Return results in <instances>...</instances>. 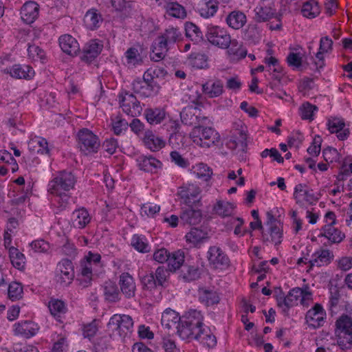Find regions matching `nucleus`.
I'll list each match as a JSON object with an SVG mask.
<instances>
[{"instance_id": "nucleus-1", "label": "nucleus", "mask_w": 352, "mask_h": 352, "mask_svg": "<svg viewBox=\"0 0 352 352\" xmlns=\"http://www.w3.org/2000/svg\"><path fill=\"white\" fill-rule=\"evenodd\" d=\"M334 333L337 344L342 350L352 347V316L342 314L335 322Z\"/></svg>"}, {"instance_id": "nucleus-2", "label": "nucleus", "mask_w": 352, "mask_h": 352, "mask_svg": "<svg viewBox=\"0 0 352 352\" xmlns=\"http://www.w3.org/2000/svg\"><path fill=\"white\" fill-rule=\"evenodd\" d=\"M101 256L98 253H94L91 251L85 256L84 258L80 261V274L78 278L80 284L83 287H88L93 276V272L100 267Z\"/></svg>"}, {"instance_id": "nucleus-3", "label": "nucleus", "mask_w": 352, "mask_h": 352, "mask_svg": "<svg viewBox=\"0 0 352 352\" xmlns=\"http://www.w3.org/2000/svg\"><path fill=\"white\" fill-rule=\"evenodd\" d=\"M190 138L197 145L209 148L216 145L220 140L219 133L212 127L195 126L189 134Z\"/></svg>"}, {"instance_id": "nucleus-4", "label": "nucleus", "mask_w": 352, "mask_h": 352, "mask_svg": "<svg viewBox=\"0 0 352 352\" xmlns=\"http://www.w3.org/2000/svg\"><path fill=\"white\" fill-rule=\"evenodd\" d=\"M206 38L213 46L226 50L231 43V36L228 30L222 26L209 24L206 27Z\"/></svg>"}, {"instance_id": "nucleus-5", "label": "nucleus", "mask_w": 352, "mask_h": 352, "mask_svg": "<svg viewBox=\"0 0 352 352\" xmlns=\"http://www.w3.org/2000/svg\"><path fill=\"white\" fill-rule=\"evenodd\" d=\"M77 182L76 177L70 171H60L48 184L50 193L69 192L74 189Z\"/></svg>"}, {"instance_id": "nucleus-6", "label": "nucleus", "mask_w": 352, "mask_h": 352, "mask_svg": "<svg viewBox=\"0 0 352 352\" xmlns=\"http://www.w3.org/2000/svg\"><path fill=\"white\" fill-rule=\"evenodd\" d=\"M133 324V320L129 315L116 314L110 318L107 327L116 332L120 338H125L131 335Z\"/></svg>"}, {"instance_id": "nucleus-7", "label": "nucleus", "mask_w": 352, "mask_h": 352, "mask_svg": "<svg viewBox=\"0 0 352 352\" xmlns=\"http://www.w3.org/2000/svg\"><path fill=\"white\" fill-rule=\"evenodd\" d=\"M78 144L80 151L86 155L96 153L100 147L98 137L86 128L78 131Z\"/></svg>"}, {"instance_id": "nucleus-8", "label": "nucleus", "mask_w": 352, "mask_h": 352, "mask_svg": "<svg viewBox=\"0 0 352 352\" xmlns=\"http://www.w3.org/2000/svg\"><path fill=\"white\" fill-rule=\"evenodd\" d=\"M266 226L268 228L267 230L263 231V239L264 241L271 242L275 245H279L283 239V231L280 227V223L275 219L272 210L267 211L266 212Z\"/></svg>"}, {"instance_id": "nucleus-9", "label": "nucleus", "mask_w": 352, "mask_h": 352, "mask_svg": "<svg viewBox=\"0 0 352 352\" xmlns=\"http://www.w3.org/2000/svg\"><path fill=\"white\" fill-rule=\"evenodd\" d=\"M120 108L124 113L133 118L139 116L142 111L140 102L135 95L128 91H122L118 95Z\"/></svg>"}, {"instance_id": "nucleus-10", "label": "nucleus", "mask_w": 352, "mask_h": 352, "mask_svg": "<svg viewBox=\"0 0 352 352\" xmlns=\"http://www.w3.org/2000/svg\"><path fill=\"white\" fill-rule=\"evenodd\" d=\"M201 190L196 184H188L179 188L177 192L184 203L189 207L199 206Z\"/></svg>"}, {"instance_id": "nucleus-11", "label": "nucleus", "mask_w": 352, "mask_h": 352, "mask_svg": "<svg viewBox=\"0 0 352 352\" xmlns=\"http://www.w3.org/2000/svg\"><path fill=\"white\" fill-rule=\"evenodd\" d=\"M56 280L62 286L69 285L74 278L72 262L69 259L61 260L56 265Z\"/></svg>"}, {"instance_id": "nucleus-12", "label": "nucleus", "mask_w": 352, "mask_h": 352, "mask_svg": "<svg viewBox=\"0 0 352 352\" xmlns=\"http://www.w3.org/2000/svg\"><path fill=\"white\" fill-rule=\"evenodd\" d=\"M326 311L319 303L309 309L305 315L306 323L314 329L322 327L326 322Z\"/></svg>"}, {"instance_id": "nucleus-13", "label": "nucleus", "mask_w": 352, "mask_h": 352, "mask_svg": "<svg viewBox=\"0 0 352 352\" xmlns=\"http://www.w3.org/2000/svg\"><path fill=\"white\" fill-rule=\"evenodd\" d=\"M294 198L296 203L300 206L311 205L317 200L313 190L304 184H298L295 186Z\"/></svg>"}, {"instance_id": "nucleus-14", "label": "nucleus", "mask_w": 352, "mask_h": 352, "mask_svg": "<svg viewBox=\"0 0 352 352\" xmlns=\"http://www.w3.org/2000/svg\"><path fill=\"white\" fill-rule=\"evenodd\" d=\"M334 258L333 252L328 249L319 248L312 254L311 258L309 260V268L308 271L314 267H321L329 265Z\"/></svg>"}, {"instance_id": "nucleus-15", "label": "nucleus", "mask_w": 352, "mask_h": 352, "mask_svg": "<svg viewBox=\"0 0 352 352\" xmlns=\"http://www.w3.org/2000/svg\"><path fill=\"white\" fill-rule=\"evenodd\" d=\"M195 105L188 106L185 107L180 113L181 120L185 125L192 126L200 122L202 120H207L205 116L201 117L199 106L201 102L197 101Z\"/></svg>"}, {"instance_id": "nucleus-16", "label": "nucleus", "mask_w": 352, "mask_h": 352, "mask_svg": "<svg viewBox=\"0 0 352 352\" xmlns=\"http://www.w3.org/2000/svg\"><path fill=\"white\" fill-rule=\"evenodd\" d=\"M132 88L135 93L142 97L148 98L157 95L161 87L159 84L147 83L138 78L133 81Z\"/></svg>"}, {"instance_id": "nucleus-17", "label": "nucleus", "mask_w": 352, "mask_h": 352, "mask_svg": "<svg viewBox=\"0 0 352 352\" xmlns=\"http://www.w3.org/2000/svg\"><path fill=\"white\" fill-rule=\"evenodd\" d=\"M312 298V294L308 287L305 288L294 287L287 294V300L289 301L290 307L295 306L300 302L302 305H307V301Z\"/></svg>"}, {"instance_id": "nucleus-18", "label": "nucleus", "mask_w": 352, "mask_h": 352, "mask_svg": "<svg viewBox=\"0 0 352 352\" xmlns=\"http://www.w3.org/2000/svg\"><path fill=\"white\" fill-rule=\"evenodd\" d=\"M208 258L215 268H225L229 265L230 260L227 255L217 246H212L208 251Z\"/></svg>"}, {"instance_id": "nucleus-19", "label": "nucleus", "mask_w": 352, "mask_h": 352, "mask_svg": "<svg viewBox=\"0 0 352 352\" xmlns=\"http://www.w3.org/2000/svg\"><path fill=\"white\" fill-rule=\"evenodd\" d=\"M139 168L144 172L155 173L162 168V162L152 155H140L137 160Z\"/></svg>"}, {"instance_id": "nucleus-20", "label": "nucleus", "mask_w": 352, "mask_h": 352, "mask_svg": "<svg viewBox=\"0 0 352 352\" xmlns=\"http://www.w3.org/2000/svg\"><path fill=\"white\" fill-rule=\"evenodd\" d=\"M102 47L103 45L100 41H90L83 47L80 59L87 63H91L100 54Z\"/></svg>"}, {"instance_id": "nucleus-21", "label": "nucleus", "mask_w": 352, "mask_h": 352, "mask_svg": "<svg viewBox=\"0 0 352 352\" xmlns=\"http://www.w3.org/2000/svg\"><path fill=\"white\" fill-rule=\"evenodd\" d=\"M186 241L190 248H199L208 239V233L203 230L193 228L185 235Z\"/></svg>"}, {"instance_id": "nucleus-22", "label": "nucleus", "mask_w": 352, "mask_h": 352, "mask_svg": "<svg viewBox=\"0 0 352 352\" xmlns=\"http://www.w3.org/2000/svg\"><path fill=\"white\" fill-rule=\"evenodd\" d=\"M58 41L63 52L68 55L76 56L80 52V46L77 40L69 34L60 36Z\"/></svg>"}, {"instance_id": "nucleus-23", "label": "nucleus", "mask_w": 352, "mask_h": 352, "mask_svg": "<svg viewBox=\"0 0 352 352\" xmlns=\"http://www.w3.org/2000/svg\"><path fill=\"white\" fill-rule=\"evenodd\" d=\"M144 146L153 152L158 151L166 145L165 140L156 135L152 131L146 130L142 138Z\"/></svg>"}, {"instance_id": "nucleus-24", "label": "nucleus", "mask_w": 352, "mask_h": 352, "mask_svg": "<svg viewBox=\"0 0 352 352\" xmlns=\"http://www.w3.org/2000/svg\"><path fill=\"white\" fill-rule=\"evenodd\" d=\"M219 10L217 0H201L197 5V11L204 19L213 17Z\"/></svg>"}, {"instance_id": "nucleus-25", "label": "nucleus", "mask_w": 352, "mask_h": 352, "mask_svg": "<svg viewBox=\"0 0 352 352\" xmlns=\"http://www.w3.org/2000/svg\"><path fill=\"white\" fill-rule=\"evenodd\" d=\"M6 70L8 74L16 79L30 80L35 74L33 68L28 65L15 64Z\"/></svg>"}, {"instance_id": "nucleus-26", "label": "nucleus", "mask_w": 352, "mask_h": 352, "mask_svg": "<svg viewBox=\"0 0 352 352\" xmlns=\"http://www.w3.org/2000/svg\"><path fill=\"white\" fill-rule=\"evenodd\" d=\"M39 6L35 1H28L21 9L22 20L27 24L32 23L38 17Z\"/></svg>"}, {"instance_id": "nucleus-27", "label": "nucleus", "mask_w": 352, "mask_h": 352, "mask_svg": "<svg viewBox=\"0 0 352 352\" xmlns=\"http://www.w3.org/2000/svg\"><path fill=\"white\" fill-rule=\"evenodd\" d=\"M119 284L122 293L126 298L135 296L136 285L134 278L128 272H124L120 276Z\"/></svg>"}, {"instance_id": "nucleus-28", "label": "nucleus", "mask_w": 352, "mask_h": 352, "mask_svg": "<svg viewBox=\"0 0 352 352\" xmlns=\"http://www.w3.org/2000/svg\"><path fill=\"white\" fill-rule=\"evenodd\" d=\"M202 91L210 98L220 96L223 93V84L219 79H210L202 84Z\"/></svg>"}, {"instance_id": "nucleus-29", "label": "nucleus", "mask_w": 352, "mask_h": 352, "mask_svg": "<svg viewBox=\"0 0 352 352\" xmlns=\"http://www.w3.org/2000/svg\"><path fill=\"white\" fill-rule=\"evenodd\" d=\"M194 336L193 340H196L203 345L209 348H212L217 344V339L214 335L211 332L209 327L204 324L198 329Z\"/></svg>"}, {"instance_id": "nucleus-30", "label": "nucleus", "mask_w": 352, "mask_h": 352, "mask_svg": "<svg viewBox=\"0 0 352 352\" xmlns=\"http://www.w3.org/2000/svg\"><path fill=\"white\" fill-rule=\"evenodd\" d=\"M226 23L229 28L238 30L246 24L247 17L243 12L234 10L226 16Z\"/></svg>"}, {"instance_id": "nucleus-31", "label": "nucleus", "mask_w": 352, "mask_h": 352, "mask_svg": "<svg viewBox=\"0 0 352 352\" xmlns=\"http://www.w3.org/2000/svg\"><path fill=\"white\" fill-rule=\"evenodd\" d=\"M181 223L186 226L199 224L202 219L200 210L193 209L192 207L182 210L179 216Z\"/></svg>"}, {"instance_id": "nucleus-32", "label": "nucleus", "mask_w": 352, "mask_h": 352, "mask_svg": "<svg viewBox=\"0 0 352 352\" xmlns=\"http://www.w3.org/2000/svg\"><path fill=\"white\" fill-rule=\"evenodd\" d=\"M91 219V217L85 208L75 210L72 214V224L75 228H85L90 223Z\"/></svg>"}, {"instance_id": "nucleus-33", "label": "nucleus", "mask_w": 352, "mask_h": 352, "mask_svg": "<svg viewBox=\"0 0 352 352\" xmlns=\"http://www.w3.org/2000/svg\"><path fill=\"white\" fill-rule=\"evenodd\" d=\"M182 319L185 321L186 325L188 324L195 329V332L204 325V316L200 311L196 309L189 310L182 317Z\"/></svg>"}, {"instance_id": "nucleus-34", "label": "nucleus", "mask_w": 352, "mask_h": 352, "mask_svg": "<svg viewBox=\"0 0 352 352\" xmlns=\"http://www.w3.org/2000/svg\"><path fill=\"white\" fill-rule=\"evenodd\" d=\"M38 330V325L32 321H22L14 324V332L25 338L34 336Z\"/></svg>"}, {"instance_id": "nucleus-35", "label": "nucleus", "mask_w": 352, "mask_h": 352, "mask_svg": "<svg viewBox=\"0 0 352 352\" xmlns=\"http://www.w3.org/2000/svg\"><path fill=\"white\" fill-rule=\"evenodd\" d=\"M142 47L140 45H135L129 47L124 53L126 64L129 67H135L143 62L141 55Z\"/></svg>"}, {"instance_id": "nucleus-36", "label": "nucleus", "mask_w": 352, "mask_h": 352, "mask_svg": "<svg viewBox=\"0 0 352 352\" xmlns=\"http://www.w3.org/2000/svg\"><path fill=\"white\" fill-rule=\"evenodd\" d=\"M152 52L150 55L151 59L158 62L162 60L168 50V45L163 41L162 39L157 38L152 45Z\"/></svg>"}, {"instance_id": "nucleus-37", "label": "nucleus", "mask_w": 352, "mask_h": 352, "mask_svg": "<svg viewBox=\"0 0 352 352\" xmlns=\"http://www.w3.org/2000/svg\"><path fill=\"white\" fill-rule=\"evenodd\" d=\"M323 233L322 234L332 243H340L345 238V234L339 229L334 227L331 224H326L323 228Z\"/></svg>"}, {"instance_id": "nucleus-38", "label": "nucleus", "mask_w": 352, "mask_h": 352, "mask_svg": "<svg viewBox=\"0 0 352 352\" xmlns=\"http://www.w3.org/2000/svg\"><path fill=\"white\" fill-rule=\"evenodd\" d=\"M182 318L179 314L175 311L168 308L166 309L162 315L161 323L162 326L166 329H170L173 327L175 326L177 322L179 323Z\"/></svg>"}, {"instance_id": "nucleus-39", "label": "nucleus", "mask_w": 352, "mask_h": 352, "mask_svg": "<svg viewBox=\"0 0 352 352\" xmlns=\"http://www.w3.org/2000/svg\"><path fill=\"white\" fill-rule=\"evenodd\" d=\"M191 173L199 179L208 182L212 177V170L204 163H198L191 168Z\"/></svg>"}, {"instance_id": "nucleus-40", "label": "nucleus", "mask_w": 352, "mask_h": 352, "mask_svg": "<svg viewBox=\"0 0 352 352\" xmlns=\"http://www.w3.org/2000/svg\"><path fill=\"white\" fill-rule=\"evenodd\" d=\"M131 245L140 253H148L151 251V246L147 238L142 234H133L131 239Z\"/></svg>"}, {"instance_id": "nucleus-41", "label": "nucleus", "mask_w": 352, "mask_h": 352, "mask_svg": "<svg viewBox=\"0 0 352 352\" xmlns=\"http://www.w3.org/2000/svg\"><path fill=\"white\" fill-rule=\"evenodd\" d=\"M9 256L12 265L15 268L21 271L25 270V256L17 248L12 246L9 248Z\"/></svg>"}, {"instance_id": "nucleus-42", "label": "nucleus", "mask_w": 352, "mask_h": 352, "mask_svg": "<svg viewBox=\"0 0 352 352\" xmlns=\"http://www.w3.org/2000/svg\"><path fill=\"white\" fill-rule=\"evenodd\" d=\"M228 146L232 149L239 148L244 151L247 147V135L243 130L236 131L232 138L228 142Z\"/></svg>"}, {"instance_id": "nucleus-43", "label": "nucleus", "mask_w": 352, "mask_h": 352, "mask_svg": "<svg viewBox=\"0 0 352 352\" xmlns=\"http://www.w3.org/2000/svg\"><path fill=\"white\" fill-rule=\"evenodd\" d=\"M144 115L149 124H157L164 120L166 112L164 109L161 108H149L145 110Z\"/></svg>"}, {"instance_id": "nucleus-44", "label": "nucleus", "mask_w": 352, "mask_h": 352, "mask_svg": "<svg viewBox=\"0 0 352 352\" xmlns=\"http://www.w3.org/2000/svg\"><path fill=\"white\" fill-rule=\"evenodd\" d=\"M254 12V20L257 23H263L269 21L276 14L275 11L267 6H256Z\"/></svg>"}, {"instance_id": "nucleus-45", "label": "nucleus", "mask_w": 352, "mask_h": 352, "mask_svg": "<svg viewBox=\"0 0 352 352\" xmlns=\"http://www.w3.org/2000/svg\"><path fill=\"white\" fill-rule=\"evenodd\" d=\"M84 21L87 28L94 30L99 27L102 21V18L97 10L91 9L86 12Z\"/></svg>"}, {"instance_id": "nucleus-46", "label": "nucleus", "mask_w": 352, "mask_h": 352, "mask_svg": "<svg viewBox=\"0 0 352 352\" xmlns=\"http://www.w3.org/2000/svg\"><path fill=\"white\" fill-rule=\"evenodd\" d=\"M198 295L199 301L206 306L213 305L219 301L217 293L212 289H200Z\"/></svg>"}, {"instance_id": "nucleus-47", "label": "nucleus", "mask_w": 352, "mask_h": 352, "mask_svg": "<svg viewBox=\"0 0 352 352\" xmlns=\"http://www.w3.org/2000/svg\"><path fill=\"white\" fill-rule=\"evenodd\" d=\"M184 252L179 250L173 253H170V256L168 260V267L170 272H175L179 270L184 263Z\"/></svg>"}, {"instance_id": "nucleus-48", "label": "nucleus", "mask_w": 352, "mask_h": 352, "mask_svg": "<svg viewBox=\"0 0 352 352\" xmlns=\"http://www.w3.org/2000/svg\"><path fill=\"white\" fill-rule=\"evenodd\" d=\"M164 7L166 14L173 17L184 19L186 16L185 8L177 2L170 1L166 3Z\"/></svg>"}, {"instance_id": "nucleus-49", "label": "nucleus", "mask_w": 352, "mask_h": 352, "mask_svg": "<svg viewBox=\"0 0 352 352\" xmlns=\"http://www.w3.org/2000/svg\"><path fill=\"white\" fill-rule=\"evenodd\" d=\"M29 146L33 147L34 150L36 148V152L41 155H50L51 146L49 145L47 140L44 138L37 137L32 140Z\"/></svg>"}, {"instance_id": "nucleus-50", "label": "nucleus", "mask_w": 352, "mask_h": 352, "mask_svg": "<svg viewBox=\"0 0 352 352\" xmlns=\"http://www.w3.org/2000/svg\"><path fill=\"white\" fill-rule=\"evenodd\" d=\"M48 308L52 316L58 321H60L61 316L67 311L65 302L58 299H52L48 304Z\"/></svg>"}, {"instance_id": "nucleus-51", "label": "nucleus", "mask_w": 352, "mask_h": 352, "mask_svg": "<svg viewBox=\"0 0 352 352\" xmlns=\"http://www.w3.org/2000/svg\"><path fill=\"white\" fill-rule=\"evenodd\" d=\"M104 296L109 302H116L120 300V292L114 283L105 282L104 285Z\"/></svg>"}, {"instance_id": "nucleus-52", "label": "nucleus", "mask_w": 352, "mask_h": 352, "mask_svg": "<svg viewBox=\"0 0 352 352\" xmlns=\"http://www.w3.org/2000/svg\"><path fill=\"white\" fill-rule=\"evenodd\" d=\"M182 34L178 28L170 27L167 28L163 34L158 36L162 39L164 43L170 45L175 43L180 39Z\"/></svg>"}, {"instance_id": "nucleus-53", "label": "nucleus", "mask_w": 352, "mask_h": 352, "mask_svg": "<svg viewBox=\"0 0 352 352\" xmlns=\"http://www.w3.org/2000/svg\"><path fill=\"white\" fill-rule=\"evenodd\" d=\"M227 50L229 55L237 59L243 58L247 55V50L236 39L231 38L230 45Z\"/></svg>"}, {"instance_id": "nucleus-54", "label": "nucleus", "mask_w": 352, "mask_h": 352, "mask_svg": "<svg viewBox=\"0 0 352 352\" xmlns=\"http://www.w3.org/2000/svg\"><path fill=\"white\" fill-rule=\"evenodd\" d=\"M301 12L302 15L309 19H313L320 14V8L316 1H308L303 3Z\"/></svg>"}, {"instance_id": "nucleus-55", "label": "nucleus", "mask_w": 352, "mask_h": 352, "mask_svg": "<svg viewBox=\"0 0 352 352\" xmlns=\"http://www.w3.org/2000/svg\"><path fill=\"white\" fill-rule=\"evenodd\" d=\"M234 209L233 204L223 201H217L214 206L213 210L218 215L226 217L231 216Z\"/></svg>"}, {"instance_id": "nucleus-56", "label": "nucleus", "mask_w": 352, "mask_h": 352, "mask_svg": "<svg viewBox=\"0 0 352 352\" xmlns=\"http://www.w3.org/2000/svg\"><path fill=\"white\" fill-rule=\"evenodd\" d=\"M166 72L164 68H149L144 74L142 80L150 84H159L156 78L160 76H165Z\"/></svg>"}, {"instance_id": "nucleus-57", "label": "nucleus", "mask_w": 352, "mask_h": 352, "mask_svg": "<svg viewBox=\"0 0 352 352\" xmlns=\"http://www.w3.org/2000/svg\"><path fill=\"white\" fill-rule=\"evenodd\" d=\"M201 272L198 267L193 265L184 266L181 272V276L186 282H190L198 279Z\"/></svg>"}, {"instance_id": "nucleus-58", "label": "nucleus", "mask_w": 352, "mask_h": 352, "mask_svg": "<svg viewBox=\"0 0 352 352\" xmlns=\"http://www.w3.org/2000/svg\"><path fill=\"white\" fill-rule=\"evenodd\" d=\"M177 334L183 340H192L196 334L195 329L188 324H185V321L181 319L179 323L177 325Z\"/></svg>"}, {"instance_id": "nucleus-59", "label": "nucleus", "mask_w": 352, "mask_h": 352, "mask_svg": "<svg viewBox=\"0 0 352 352\" xmlns=\"http://www.w3.org/2000/svg\"><path fill=\"white\" fill-rule=\"evenodd\" d=\"M186 36L192 41L198 42L202 38V32L199 28L192 22L185 24Z\"/></svg>"}, {"instance_id": "nucleus-60", "label": "nucleus", "mask_w": 352, "mask_h": 352, "mask_svg": "<svg viewBox=\"0 0 352 352\" xmlns=\"http://www.w3.org/2000/svg\"><path fill=\"white\" fill-rule=\"evenodd\" d=\"M8 298L12 301L21 299L23 296V287L21 283H11L8 286Z\"/></svg>"}, {"instance_id": "nucleus-61", "label": "nucleus", "mask_w": 352, "mask_h": 352, "mask_svg": "<svg viewBox=\"0 0 352 352\" xmlns=\"http://www.w3.org/2000/svg\"><path fill=\"white\" fill-rule=\"evenodd\" d=\"M300 114L302 120H313L314 113L318 110L316 105L311 104L309 102H304L300 107Z\"/></svg>"}, {"instance_id": "nucleus-62", "label": "nucleus", "mask_w": 352, "mask_h": 352, "mask_svg": "<svg viewBox=\"0 0 352 352\" xmlns=\"http://www.w3.org/2000/svg\"><path fill=\"white\" fill-rule=\"evenodd\" d=\"M28 53L29 57L33 60L43 61L46 58L44 50L34 44L28 45Z\"/></svg>"}, {"instance_id": "nucleus-63", "label": "nucleus", "mask_w": 352, "mask_h": 352, "mask_svg": "<svg viewBox=\"0 0 352 352\" xmlns=\"http://www.w3.org/2000/svg\"><path fill=\"white\" fill-rule=\"evenodd\" d=\"M51 194L55 197V201L60 210H64L69 206L71 199L69 192H59Z\"/></svg>"}, {"instance_id": "nucleus-64", "label": "nucleus", "mask_w": 352, "mask_h": 352, "mask_svg": "<svg viewBox=\"0 0 352 352\" xmlns=\"http://www.w3.org/2000/svg\"><path fill=\"white\" fill-rule=\"evenodd\" d=\"M189 61L191 66L196 69H203L207 65V57L203 54H191Z\"/></svg>"}]
</instances>
